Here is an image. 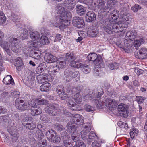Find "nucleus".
<instances>
[{"label":"nucleus","instance_id":"f257e3e1","mask_svg":"<svg viewBox=\"0 0 147 147\" xmlns=\"http://www.w3.org/2000/svg\"><path fill=\"white\" fill-rule=\"evenodd\" d=\"M136 34L134 33L132 31L128 32L125 36V40L123 42L119 40L116 42V45L119 47L122 48L124 50L126 49V48L131 47L132 42L136 37Z\"/></svg>","mask_w":147,"mask_h":147},{"label":"nucleus","instance_id":"f03ea898","mask_svg":"<svg viewBox=\"0 0 147 147\" xmlns=\"http://www.w3.org/2000/svg\"><path fill=\"white\" fill-rule=\"evenodd\" d=\"M72 119L74 123L70 122L68 123L67 125V127L69 130H71V131L77 132L76 130L75 129L77 127V125H82L83 123V120L82 117L78 114L75 115Z\"/></svg>","mask_w":147,"mask_h":147},{"label":"nucleus","instance_id":"7ed1b4c3","mask_svg":"<svg viewBox=\"0 0 147 147\" xmlns=\"http://www.w3.org/2000/svg\"><path fill=\"white\" fill-rule=\"evenodd\" d=\"M8 40L11 50L15 53H17L20 51L21 48V42L20 40L16 38L10 36L8 38Z\"/></svg>","mask_w":147,"mask_h":147},{"label":"nucleus","instance_id":"20e7f679","mask_svg":"<svg viewBox=\"0 0 147 147\" xmlns=\"http://www.w3.org/2000/svg\"><path fill=\"white\" fill-rule=\"evenodd\" d=\"M64 74L66 77L67 81L68 82L72 78H78L79 76L78 71L71 68L66 69L64 72Z\"/></svg>","mask_w":147,"mask_h":147},{"label":"nucleus","instance_id":"39448f33","mask_svg":"<svg viewBox=\"0 0 147 147\" xmlns=\"http://www.w3.org/2000/svg\"><path fill=\"white\" fill-rule=\"evenodd\" d=\"M71 17L72 15L70 12L65 11L61 14L59 21L61 24L65 26L67 25L69 23V21L70 20Z\"/></svg>","mask_w":147,"mask_h":147},{"label":"nucleus","instance_id":"423d86ee","mask_svg":"<svg viewBox=\"0 0 147 147\" xmlns=\"http://www.w3.org/2000/svg\"><path fill=\"white\" fill-rule=\"evenodd\" d=\"M23 82L28 86L33 87L36 85L34 78L32 76V73L29 71L27 72L26 76L25 77Z\"/></svg>","mask_w":147,"mask_h":147},{"label":"nucleus","instance_id":"0eeeda50","mask_svg":"<svg viewBox=\"0 0 147 147\" xmlns=\"http://www.w3.org/2000/svg\"><path fill=\"white\" fill-rule=\"evenodd\" d=\"M87 57L89 61H93L96 66H101L102 59L100 55H98L96 53H92L89 54Z\"/></svg>","mask_w":147,"mask_h":147},{"label":"nucleus","instance_id":"6e6552de","mask_svg":"<svg viewBox=\"0 0 147 147\" xmlns=\"http://www.w3.org/2000/svg\"><path fill=\"white\" fill-rule=\"evenodd\" d=\"M45 109L47 113L53 116L57 115L61 113L60 109L53 104L47 105Z\"/></svg>","mask_w":147,"mask_h":147},{"label":"nucleus","instance_id":"1a4fd4ad","mask_svg":"<svg viewBox=\"0 0 147 147\" xmlns=\"http://www.w3.org/2000/svg\"><path fill=\"white\" fill-rule=\"evenodd\" d=\"M129 105L123 103L119 104L118 106V111L120 115L123 117H126L128 113V109Z\"/></svg>","mask_w":147,"mask_h":147},{"label":"nucleus","instance_id":"9d476101","mask_svg":"<svg viewBox=\"0 0 147 147\" xmlns=\"http://www.w3.org/2000/svg\"><path fill=\"white\" fill-rule=\"evenodd\" d=\"M15 106L18 109L23 111L29 110L30 106L28 103H24V100L19 98L15 100Z\"/></svg>","mask_w":147,"mask_h":147},{"label":"nucleus","instance_id":"9b49d317","mask_svg":"<svg viewBox=\"0 0 147 147\" xmlns=\"http://www.w3.org/2000/svg\"><path fill=\"white\" fill-rule=\"evenodd\" d=\"M114 26H115V32H119L127 28V23L123 20H120L118 21L117 23H115Z\"/></svg>","mask_w":147,"mask_h":147},{"label":"nucleus","instance_id":"f8f14e48","mask_svg":"<svg viewBox=\"0 0 147 147\" xmlns=\"http://www.w3.org/2000/svg\"><path fill=\"white\" fill-rule=\"evenodd\" d=\"M115 23H113L109 21H107L105 22L104 24L103 25V30L111 34L113 33V31L115 32Z\"/></svg>","mask_w":147,"mask_h":147},{"label":"nucleus","instance_id":"ddd939ff","mask_svg":"<svg viewBox=\"0 0 147 147\" xmlns=\"http://www.w3.org/2000/svg\"><path fill=\"white\" fill-rule=\"evenodd\" d=\"M56 91L61 100H70L68 95L65 92L64 88L63 86H58L56 88Z\"/></svg>","mask_w":147,"mask_h":147},{"label":"nucleus","instance_id":"4468645a","mask_svg":"<svg viewBox=\"0 0 147 147\" xmlns=\"http://www.w3.org/2000/svg\"><path fill=\"white\" fill-rule=\"evenodd\" d=\"M72 24L74 26L78 28H82L85 24L83 20L78 16H75L74 17L72 20Z\"/></svg>","mask_w":147,"mask_h":147},{"label":"nucleus","instance_id":"2eb2a0df","mask_svg":"<svg viewBox=\"0 0 147 147\" xmlns=\"http://www.w3.org/2000/svg\"><path fill=\"white\" fill-rule=\"evenodd\" d=\"M138 51L136 55V58L141 59L147 58V49L142 48Z\"/></svg>","mask_w":147,"mask_h":147},{"label":"nucleus","instance_id":"dca6fc26","mask_svg":"<svg viewBox=\"0 0 147 147\" xmlns=\"http://www.w3.org/2000/svg\"><path fill=\"white\" fill-rule=\"evenodd\" d=\"M44 58L45 61L49 63H54L57 60L56 57L53 55L49 53H46L45 54Z\"/></svg>","mask_w":147,"mask_h":147},{"label":"nucleus","instance_id":"f3484780","mask_svg":"<svg viewBox=\"0 0 147 147\" xmlns=\"http://www.w3.org/2000/svg\"><path fill=\"white\" fill-rule=\"evenodd\" d=\"M98 33V32L96 28L93 27H90L88 29V30L87 31L88 35L92 37H96Z\"/></svg>","mask_w":147,"mask_h":147},{"label":"nucleus","instance_id":"a211bd4d","mask_svg":"<svg viewBox=\"0 0 147 147\" xmlns=\"http://www.w3.org/2000/svg\"><path fill=\"white\" fill-rule=\"evenodd\" d=\"M96 19V15L94 12L92 11L88 12L86 16V20L88 22H92Z\"/></svg>","mask_w":147,"mask_h":147},{"label":"nucleus","instance_id":"6ab92c4d","mask_svg":"<svg viewBox=\"0 0 147 147\" xmlns=\"http://www.w3.org/2000/svg\"><path fill=\"white\" fill-rule=\"evenodd\" d=\"M76 13L80 16H82L85 14L86 8L80 4H77L76 5Z\"/></svg>","mask_w":147,"mask_h":147},{"label":"nucleus","instance_id":"aec40b11","mask_svg":"<svg viewBox=\"0 0 147 147\" xmlns=\"http://www.w3.org/2000/svg\"><path fill=\"white\" fill-rule=\"evenodd\" d=\"M15 60L14 65L16 67V69L18 71H20L23 68L22 61L20 57H18Z\"/></svg>","mask_w":147,"mask_h":147},{"label":"nucleus","instance_id":"412c9836","mask_svg":"<svg viewBox=\"0 0 147 147\" xmlns=\"http://www.w3.org/2000/svg\"><path fill=\"white\" fill-rule=\"evenodd\" d=\"M76 59V57L75 55L70 53H67L65 58V61H66L67 63H68L69 62H73Z\"/></svg>","mask_w":147,"mask_h":147},{"label":"nucleus","instance_id":"4be33fe9","mask_svg":"<svg viewBox=\"0 0 147 147\" xmlns=\"http://www.w3.org/2000/svg\"><path fill=\"white\" fill-rule=\"evenodd\" d=\"M3 82L5 84L8 85L11 84L12 85L14 84L13 80L11 75H7L3 79Z\"/></svg>","mask_w":147,"mask_h":147},{"label":"nucleus","instance_id":"5701e85b","mask_svg":"<svg viewBox=\"0 0 147 147\" xmlns=\"http://www.w3.org/2000/svg\"><path fill=\"white\" fill-rule=\"evenodd\" d=\"M49 76L47 74L45 75L42 74L38 75L36 77L37 81L39 83H43L48 80L47 77Z\"/></svg>","mask_w":147,"mask_h":147},{"label":"nucleus","instance_id":"b1692460","mask_svg":"<svg viewBox=\"0 0 147 147\" xmlns=\"http://www.w3.org/2000/svg\"><path fill=\"white\" fill-rule=\"evenodd\" d=\"M69 101L67 103V105L72 110L76 111L80 110V107L78 105L76 104L71 100H69Z\"/></svg>","mask_w":147,"mask_h":147},{"label":"nucleus","instance_id":"393cba45","mask_svg":"<svg viewBox=\"0 0 147 147\" xmlns=\"http://www.w3.org/2000/svg\"><path fill=\"white\" fill-rule=\"evenodd\" d=\"M42 110L40 107H32L31 109L30 113L33 116L41 114Z\"/></svg>","mask_w":147,"mask_h":147},{"label":"nucleus","instance_id":"a878e982","mask_svg":"<svg viewBox=\"0 0 147 147\" xmlns=\"http://www.w3.org/2000/svg\"><path fill=\"white\" fill-rule=\"evenodd\" d=\"M66 63V61H65V58H61L59 59L57 62V64L56 65V67H58L59 69H61Z\"/></svg>","mask_w":147,"mask_h":147},{"label":"nucleus","instance_id":"bb28decb","mask_svg":"<svg viewBox=\"0 0 147 147\" xmlns=\"http://www.w3.org/2000/svg\"><path fill=\"white\" fill-rule=\"evenodd\" d=\"M56 132L54 130L51 129L46 132L45 135L48 140L50 141L53 137L56 135Z\"/></svg>","mask_w":147,"mask_h":147},{"label":"nucleus","instance_id":"cd10ccee","mask_svg":"<svg viewBox=\"0 0 147 147\" xmlns=\"http://www.w3.org/2000/svg\"><path fill=\"white\" fill-rule=\"evenodd\" d=\"M119 16V14L117 13V11L116 10H114L112 11L109 18L110 20H112V21L113 22L117 20Z\"/></svg>","mask_w":147,"mask_h":147},{"label":"nucleus","instance_id":"c85d7f7f","mask_svg":"<svg viewBox=\"0 0 147 147\" xmlns=\"http://www.w3.org/2000/svg\"><path fill=\"white\" fill-rule=\"evenodd\" d=\"M96 136V134L93 132L91 131L89 134L88 138L87 139V143L90 145L91 144L92 142L94 140Z\"/></svg>","mask_w":147,"mask_h":147},{"label":"nucleus","instance_id":"c756f323","mask_svg":"<svg viewBox=\"0 0 147 147\" xmlns=\"http://www.w3.org/2000/svg\"><path fill=\"white\" fill-rule=\"evenodd\" d=\"M71 136L72 141L75 142H77L78 141H79L80 138V137L79 134L77 133V132H74L71 131Z\"/></svg>","mask_w":147,"mask_h":147},{"label":"nucleus","instance_id":"7c9ffc66","mask_svg":"<svg viewBox=\"0 0 147 147\" xmlns=\"http://www.w3.org/2000/svg\"><path fill=\"white\" fill-rule=\"evenodd\" d=\"M37 142L38 145L40 147H44L47 145V140L44 138L37 139Z\"/></svg>","mask_w":147,"mask_h":147},{"label":"nucleus","instance_id":"2f4dec72","mask_svg":"<svg viewBox=\"0 0 147 147\" xmlns=\"http://www.w3.org/2000/svg\"><path fill=\"white\" fill-rule=\"evenodd\" d=\"M34 134L37 139L42 138L44 136L43 131L39 129H36L35 131H34Z\"/></svg>","mask_w":147,"mask_h":147},{"label":"nucleus","instance_id":"473e14b6","mask_svg":"<svg viewBox=\"0 0 147 147\" xmlns=\"http://www.w3.org/2000/svg\"><path fill=\"white\" fill-rule=\"evenodd\" d=\"M35 102L39 105H48L49 101L46 99H43L41 98H39L35 100Z\"/></svg>","mask_w":147,"mask_h":147},{"label":"nucleus","instance_id":"72a5a7b5","mask_svg":"<svg viewBox=\"0 0 147 147\" xmlns=\"http://www.w3.org/2000/svg\"><path fill=\"white\" fill-rule=\"evenodd\" d=\"M51 86V84L47 82L42 84L40 86V89L42 91L47 92Z\"/></svg>","mask_w":147,"mask_h":147},{"label":"nucleus","instance_id":"f704fd0d","mask_svg":"<svg viewBox=\"0 0 147 147\" xmlns=\"http://www.w3.org/2000/svg\"><path fill=\"white\" fill-rule=\"evenodd\" d=\"M144 40L142 38L135 40L134 42V45L135 49H138V47L144 43Z\"/></svg>","mask_w":147,"mask_h":147},{"label":"nucleus","instance_id":"c9c22d12","mask_svg":"<svg viewBox=\"0 0 147 147\" xmlns=\"http://www.w3.org/2000/svg\"><path fill=\"white\" fill-rule=\"evenodd\" d=\"M70 135L69 132L66 131L63 132L62 133L61 136L63 140V142L65 141H67L69 140L70 138Z\"/></svg>","mask_w":147,"mask_h":147},{"label":"nucleus","instance_id":"e433bc0d","mask_svg":"<svg viewBox=\"0 0 147 147\" xmlns=\"http://www.w3.org/2000/svg\"><path fill=\"white\" fill-rule=\"evenodd\" d=\"M122 20L125 21L127 23H129L132 20V16L128 13L126 14V15L122 16Z\"/></svg>","mask_w":147,"mask_h":147},{"label":"nucleus","instance_id":"4c0bfd02","mask_svg":"<svg viewBox=\"0 0 147 147\" xmlns=\"http://www.w3.org/2000/svg\"><path fill=\"white\" fill-rule=\"evenodd\" d=\"M93 94L92 95V98L94 99H96V98H99L101 97L102 95H103V91H101L100 92H99L98 90V91H96L93 92Z\"/></svg>","mask_w":147,"mask_h":147},{"label":"nucleus","instance_id":"58836bf2","mask_svg":"<svg viewBox=\"0 0 147 147\" xmlns=\"http://www.w3.org/2000/svg\"><path fill=\"white\" fill-rule=\"evenodd\" d=\"M30 37L33 40H37L39 38L40 34L37 32H34L30 34Z\"/></svg>","mask_w":147,"mask_h":147},{"label":"nucleus","instance_id":"ea45409f","mask_svg":"<svg viewBox=\"0 0 147 147\" xmlns=\"http://www.w3.org/2000/svg\"><path fill=\"white\" fill-rule=\"evenodd\" d=\"M74 142L72 140H67L63 142V145L65 147H73L75 145Z\"/></svg>","mask_w":147,"mask_h":147},{"label":"nucleus","instance_id":"a19ab883","mask_svg":"<svg viewBox=\"0 0 147 147\" xmlns=\"http://www.w3.org/2000/svg\"><path fill=\"white\" fill-rule=\"evenodd\" d=\"M0 46L3 48L9 55H11V53L7 43L4 42L3 44L0 45Z\"/></svg>","mask_w":147,"mask_h":147},{"label":"nucleus","instance_id":"79ce46f5","mask_svg":"<svg viewBox=\"0 0 147 147\" xmlns=\"http://www.w3.org/2000/svg\"><path fill=\"white\" fill-rule=\"evenodd\" d=\"M40 42L43 45H47L50 43V41L48 38L45 36H42L41 37Z\"/></svg>","mask_w":147,"mask_h":147},{"label":"nucleus","instance_id":"37998d69","mask_svg":"<svg viewBox=\"0 0 147 147\" xmlns=\"http://www.w3.org/2000/svg\"><path fill=\"white\" fill-rule=\"evenodd\" d=\"M95 100L94 101L96 105V107L99 109H102L103 108L102 106L105 103L104 102H103L100 100L99 99H94Z\"/></svg>","mask_w":147,"mask_h":147},{"label":"nucleus","instance_id":"c03bdc74","mask_svg":"<svg viewBox=\"0 0 147 147\" xmlns=\"http://www.w3.org/2000/svg\"><path fill=\"white\" fill-rule=\"evenodd\" d=\"M74 99L77 103H79L82 101V96L79 93H77L74 95Z\"/></svg>","mask_w":147,"mask_h":147},{"label":"nucleus","instance_id":"a18cd8bd","mask_svg":"<svg viewBox=\"0 0 147 147\" xmlns=\"http://www.w3.org/2000/svg\"><path fill=\"white\" fill-rule=\"evenodd\" d=\"M94 4L95 6L97 5L98 8L100 9L105 5L104 1L103 0H97L96 2L94 3Z\"/></svg>","mask_w":147,"mask_h":147},{"label":"nucleus","instance_id":"49530a36","mask_svg":"<svg viewBox=\"0 0 147 147\" xmlns=\"http://www.w3.org/2000/svg\"><path fill=\"white\" fill-rule=\"evenodd\" d=\"M117 105V103L115 100H112L111 101H110L108 104V106L110 108V109L111 110L115 108Z\"/></svg>","mask_w":147,"mask_h":147},{"label":"nucleus","instance_id":"de8ad7c7","mask_svg":"<svg viewBox=\"0 0 147 147\" xmlns=\"http://www.w3.org/2000/svg\"><path fill=\"white\" fill-rule=\"evenodd\" d=\"M61 140L60 138L57 136L56 134V135L53 137L50 141L52 142L58 143L60 142Z\"/></svg>","mask_w":147,"mask_h":147},{"label":"nucleus","instance_id":"09e8293b","mask_svg":"<svg viewBox=\"0 0 147 147\" xmlns=\"http://www.w3.org/2000/svg\"><path fill=\"white\" fill-rule=\"evenodd\" d=\"M82 90V88L80 86H78L76 87H73L71 90L73 94L79 93Z\"/></svg>","mask_w":147,"mask_h":147},{"label":"nucleus","instance_id":"8fccbe9b","mask_svg":"<svg viewBox=\"0 0 147 147\" xmlns=\"http://www.w3.org/2000/svg\"><path fill=\"white\" fill-rule=\"evenodd\" d=\"M82 68V70L85 74H87L90 71V68L88 65L86 64H84Z\"/></svg>","mask_w":147,"mask_h":147},{"label":"nucleus","instance_id":"3c124183","mask_svg":"<svg viewBox=\"0 0 147 147\" xmlns=\"http://www.w3.org/2000/svg\"><path fill=\"white\" fill-rule=\"evenodd\" d=\"M112 8L111 7L109 6V5L107 4L106 6H105L104 5L100 9L102 12H106V13H107Z\"/></svg>","mask_w":147,"mask_h":147},{"label":"nucleus","instance_id":"603ef678","mask_svg":"<svg viewBox=\"0 0 147 147\" xmlns=\"http://www.w3.org/2000/svg\"><path fill=\"white\" fill-rule=\"evenodd\" d=\"M75 146L77 147H86L85 144L81 140L75 142Z\"/></svg>","mask_w":147,"mask_h":147},{"label":"nucleus","instance_id":"864d4df0","mask_svg":"<svg viewBox=\"0 0 147 147\" xmlns=\"http://www.w3.org/2000/svg\"><path fill=\"white\" fill-rule=\"evenodd\" d=\"M109 67L111 70H113L118 69L119 65L117 63H111L109 64Z\"/></svg>","mask_w":147,"mask_h":147},{"label":"nucleus","instance_id":"5fc2aeb1","mask_svg":"<svg viewBox=\"0 0 147 147\" xmlns=\"http://www.w3.org/2000/svg\"><path fill=\"white\" fill-rule=\"evenodd\" d=\"M84 109L85 110L88 112L93 111L94 110L93 107L88 104L84 106Z\"/></svg>","mask_w":147,"mask_h":147},{"label":"nucleus","instance_id":"6e6d98bb","mask_svg":"<svg viewBox=\"0 0 147 147\" xmlns=\"http://www.w3.org/2000/svg\"><path fill=\"white\" fill-rule=\"evenodd\" d=\"M11 135V138L13 142H15L18 139L19 136V134L17 132L14 133Z\"/></svg>","mask_w":147,"mask_h":147},{"label":"nucleus","instance_id":"4d7b16f0","mask_svg":"<svg viewBox=\"0 0 147 147\" xmlns=\"http://www.w3.org/2000/svg\"><path fill=\"white\" fill-rule=\"evenodd\" d=\"M117 2V0H107V4L109 5V7L113 8L114 5L116 4Z\"/></svg>","mask_w":147,"mask_h":147},{"label":"nucleus","instance_id":"13d9d810","mask_svg":"<svg viewBox=\"0 0 147 147\" xmlns=\"http://www.w3.org/2000/svg\"><path fill=\"white\" fill-rule=\"evenodd\" d=\"M20 36L22 39L27 38L28 36V31L27 30H23V32L21 33Z\"/></svg>","mask_w":147,"mask_h":147},{"label":"nucleus","instance_id":"bf43d9fd","mask_svg":"<svg viewBox=\"0 0 147 147\" xmlns=\"http://www.w3.org/2000/svg\"><path fill=\"white\" fill-rule=\"evenodd\" d=\"M145 99L144 97L139 96H136V99L138 104L143 103Z\"/></svg>","mask_w":147,"mask_h":147},{"label":"nucleus","instance_id":"052dcab7","mask_svg":"<svg viewBox=\"0 0 147 147\" xmlns=\"http://www.w3.org/2000/svg\"><path fill=\"white\" fill-rule=\"evenodd\" d=\"M141 8V7L139 5L136 4L134 6L131 7V9L134 12H136Z\"/></svg>","mask_w":147,"mask_h":147},{"label":"nucleus","instance_id":"680f3d73","mask_svg":"<svg viewBox=\"0 0 147 147\" xmlns=\"http://www.w3.org/2000/svg\"><path fill=\"white\" fill-rule=\"evenodd\" d=\"M59 68L57 70V69H54L51 71V74L54 75V77L55 76L56 78L60 76V74L59 72Z\"/></svg>","mask_w":147,"mask_h":147},{"label":"nucleus","instance_id":"e2e57ef3","mask_svg":"<svg viewBox=\"0 0 147 147\" xmlns=\"http://www.w3.org/2000/svg\"><path fill=\"white\" fill-rule=\"evenodd\" d=\"M7 130L8 132L11 134H14L16 131L15 127L14 126H8L7 127Z\"/></svg>","mask_w":147,"mask_h":147},{"label":"nucleus","instance_id":"0e129e2a","mask_svg":"<svg viewBox=\"0 0 147 147\" xmlns=\"http://www.w3.org/2000/svg\"><path fill=\"white\" fill-rule=\"evenodd\" d=\"M92 95L88 93L84 96V99L85 101L87 102L89 100H91L92 98Z\"/></svg>","mask_w":147,"mask_h":147},{"label":"nucleus","instance_id":"69168bd1","mask_svg":"<svg viewBox=\"0 0 147 147\" xmlns=\"http://www.w3.org/2000/svg\"><path fill=\"white\" fill-rule=\"evenodd\" d=\"M55 126L56 129L59 131H61L64 129V127L62 125L59 124H56Z\"/></svg>","mask_w":147,"mask_h":147},{"label":"nucleus","instance_id":"338daca9","mask_svg":"<svg viewBox=\"0 0 147 147\" xmlns=\"http://www.w3.org/2000/svg\"><path fill=\"white\" fill-rule=\"evenodd\" d=\"M91 127L90 125H86L84 127L83 130L82 131H84L86 133L89 132L91 130Z\"/></svg>","mask_w":147,"mask_h":147},{"label":"nucleus","instance_id":"774afa93","mask_svg":"<svg viewBox=\"0 0 147 147\" xmlns=\"http://www.w3.org/2000/svg\"><path fill=\"white\" fill-rule=\"evenodd\" d=\"M99 66L96 67L94 69L93 73L94 75H99V73L100 71V68Z\"/></svg>","mask_w":147,"mask_h":147}]
</instances>
